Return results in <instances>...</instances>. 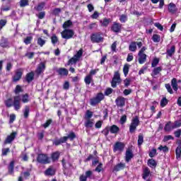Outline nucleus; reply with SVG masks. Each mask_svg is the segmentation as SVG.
<instances>
[{"label": "nucleus", "mask_w": 181, "mask_h": 181, "mask_svg": "<svg viewBox=\"0 0 181 181\" xmlns=\"http://www.w3.org/2000/svg\"><path fill=\"white\" fill-rule=\"evenodd\" d=\"M25 80L28 84H30V83H32V81L35 80V72L31 71L25 75Z\"/></svg>", "instance_id": "15"}, {"label": "nucleus", "mask_w": 181, "mask_h": 181, "mask_svg": "<svg viewBox=\"0 0 181 181\" xmlns=\"http://www.w3.org/2000/svg\"><path fill=\"white\" fill-rule=\"evenodd\" d=\"M134 158V153H132V150L128 148L126 151L125 160L128 163L129 160H131Z\"/></svg>", "instance_id": "18"}, {"label": "nucleus", "mask_w": 181, "mask_h": 181, "mask_svg": "<svg viewBox=\"0 0 181 181\" xmlns=\"http://www.w3.org/2000/svg\"><path fill=\"white\" fill-rule=\"evenodd\" d=\"M151 175V170H149V168L146 167L143 170V174H142V179L144 180H146V178Z\"/></svg>", "instance_id": "23"}, {"label": "nucleus", "mask_w": 181, "mask_h": 181, "mask_svg": "<svg viewBox=\"0 0 181 181\" xmlns=\"http://www.w3.org/2000/svg\"><path fill=\"white\" fill-rule=\"evenodd\" d=\"M21 101L23 104H27L30 100L29 99V93L23 94L21 96Z\"/></svg>", "instance_id": "33"}, {"label": "nucleus", "mask_w": 181, "mask_h": 181, "mask_svg": "<svg viewBox=\"0 0 181 181\" xmlns=\"http://www.w3.org/2000/svg\"><path fill=\"white\" fill-rule=\"evenodd\" d=\"M177 83H179V81H177L176 78H173L171 80V86L174 91H177V90H179Z\"/></svg>", "instance_id": "24"}, {"label": "nucleus", "mask_w": 181, "mask_h": 181, "mask_svg": "<svg viewBox=\"0 0 181 181\" xmlns=\"http://www.w3.org/2000/svg\"><path fill=\"white\" fill-rule=\"evenodd\" d=\"M45 6H46V2L42 1L40 4H38L36 7H35V9L37 12H42L45 8Z\"/></svg>", "instance_id": "30"}, {"label": "nucleus", "mask_w": 181, "mask_h": 181, "mask_svg": "<svg viewBox=\"0 0 181 181\" xmlns=\"http://www.w3.org/2000/svg\"><path fill=\"white\" fill-rule=\"evenodd\" d=\"M14 170H15V160H12L10 162V163L8 166V175H13Z\"/></svg>", "instance_id": "20"}, {"label": "nucleus", "mask_w": 181, "mask_h": 181, "mask_svg": "<svg viewBox=\"0 0 181 181\" xmlns=\"http://www.w3.org/2000/svg\"><path fill=\"white\" fill-rule=\"evenodd\" d=\"M175 139V137H173V136L172 135H167V136H164V138L163 139V142H168V141H173Z\"/></svg>", "instance_id": "59"}, {"label": "nucleus", "mask_w": 181, "mask_h": 181, "mask_svg": "<svg viewBox=\"0 0 181 181\" xmlns=\"http://www.w3.org/2000/svg\"><path fill=\"white\" fill-rule=\"evenodd\" d=\"M160 59L158 57H155L153 59L151 62V67H156L159 64Z\"/></svg>", "instance_id": "47"}, {"label": "nucleus", "mask_w": 181, "mask_h": 181, "mask_svg": "<svg viewBox=\"0 0 181 181\" xmlns=\"http://www.w3.org/2000/svg\"><path fill=\"white\" fill-rule=\"evenodd\" d=\"M123 73H124V77H127V76H128V73H129V64H125L124 65Z\"/></svg>", "instance_id": "45"}, {"label": "nucleus", "mask_w": 181, "mask_h": 181, "mask_svg": "<svg viewBox=\"0 0 181 181\" xmlns=\"http://www.w3.org/2000/svg\"><path fill=\"white\" fill-rule=\"evenodd\" d=\"M176 52V46L173 45L170 49H168L166 50L165 54H167V56H169V57H172V56H173V54H175Z\"/></svg>", "instance_id": "21"}, {"label": "nucleus", "mask_w": 181, "mask_h": 181, "mask_svg": "<svg viewBox=\"0 0 181 181\" xmlns=\"http://www.w3.org/2000/svg\"><path fill=\"white\" fill-rule=\"evenodd\" d=\"M117 83H121V81L114 79V78H112V81H111V86L112 87V88H117Z\"/></svg>", "instance_id": "53"}, {"label": "nucleus", "mask_w": 181, "mask_h": 181, "mask_svg": "<svg viewBox=\"0 0 181 181\" xmlns=\"http://www.w3.org/2000/svg\"><path fill=\"white\" fill-rule=\"evenodd\" d=\"M168 12L172 13V15H175L177 12V7L175 3H170L168 4Z\"/></svg>", "instance_id": "16"}, {"label": "nucleus", "mask_w": 181, "mask_h": 181, "mask_svg": "<svg viewBox=\"0 0 181 181\" xmlns=\"http://www.w3.org/2000/svg\"><path fill=\"white\" fill-rule=\"evenodd\" d=\"M13 99H12V98H9L7 100H6L4 101L5 105L6 107H7V108H11V107H14V110L16 111H19V110H21L22 105H21V95H17L13 96Z\"/></svg>", "instance_id": "1"}, {"label": "nucleus", "mask_w": 181, "mask_h": 181, "mask_svg": "<svg viewBox=\"0 0 181 181\" xmlns=\"http://www.w3.org/2000/svg\"><path fill=\"white\" fill-rule=\"evenodd\" d=\"M62 163L63 173L65 176H67V175L71 172V169H74V166L73 165V163L70 162H66V159L64 158L62 160Z\"/></svg>", "instance_id": "5"}, {"label": "nucleus", "mask_w": 181, "mask_h": 181, "mask_svg": "<svg viewBox=\"0 0 181 181\" xmlns=\"http://www.w3.org/2000/svg\"><path fill=\"white\" fill-rule=\"evenodd\" d=\"M29 6V0H21L20 6L21 8H25V6Z\"/></svg>", "instance_id": "54"}, {"label": "nucleus", "mask_w": 181, "mask_h": 181, "mask_svg": "<svg viewBox=\"0 0 181 181\" xmlns=\"http://www.w3.org/2000/svg\"><path fill=\"white\" fill-rule=\"evenodd\" d=\"M60 158V152L55 151L51 154V159L52 162H56Z\"/></svg>", "instance_id": "26"}, {"label": "nucleus", "mask_w": 181, "mask_h": 181, "mask_svg": "<svg viewBox=\"0 0 181 181\" xmlns=\"http://www.w3.org/2000/svg\"><path fill=\"white\" fill-rule=\"evenodd\" d=\"M61 36L62 39L69 40V39H71L74 36V30L72 29H65L61 33Z\"/></svg>", "instance_id": "8"}, {"label": "nucleus", "mask_w": 181, "mask_h": 181, "mask_svg": "<svg viewBox=\"0 0 181 181\" xmlns=\"http://www.w3.org/2000/svg\"><path fill=\"white\" fill-rule=\"evenodd\" d=\"M101 26L107 28L111 23V18H104L103 20L100 21Z\"/></svg>", "instance_id": "27"}, {"label": "nucleus", "mask_w": 181, "mask_h": 181, "mask_svg": "<svg viewBox=\"0 0 181 181\" xmlns=\"http://www.w3.org/2000/svg\"><path fill=\"white\" fill-rule=\"evenodd\" d=\"M125 148V144L120 141H117L113 146V152H123Z\"/></svg>", "instance_id": "11"}, {"label": "nucleus", "mask_w": 181, "mask_h": 181, "mask_svg": "<svg viewBox=\"0 0 181 181\" xmlns=\"http://www.w3.org/2000/svg\"><path fill=\"white\" fill-rule=\"evenodd\" d=\"M36 162L40 165H49L50 163V158L46 153H38Z\"/></svg>", "instance_id": "3"}, {"label": "nucleus", "mask_w": 181, "mask_h": 181, "mask_svg": "<svg viewBox=\"0 0 181 181\" xmlns=\"http://www.w3.org/2000/svg\"><path fill=\"white\" fill-rule=\"evenodd\" d=\"M119 21L121 22V23H125V22L128 21V16H127L125 14H122L119 16Z\"/></svg>", "instance_id": "50"}, {"label": "nucleus", "mask_w": 181, "mask_h": 181, "mask_svg": "<svg viewBox=\"0 0 181 181\" xmlns=\"http://www.w3.org/2000/svg\"><path fill=\"white\" fill-rule=\"evenodd\" d=\"M175 155L177 159H180L181 158V147H177L175 149Z\"/></svg>", "instance_id": "56"}, {"label": "nucleus", "mask_w": 181, "mask_h": 181, "mask_svg": "<svg viewBox=\"0 0 181 181\" xmlns=\"http://www.w3.org/2000/svg\"><path fill=\"white\" fill-rule=\"evenodd\" d=\"M110 30L113 32V33H121L122 30V24L117 22H113L110 27Z\"/></svg>", "instance_id": "9"}, {"label": "nucleus", "mask_w": 181, "mask_h": 181, "mask_svg": "<svg viewBox=\"0 0 181 181\" xmlns=\"http://www.w3.org/2000/svg\"><path fill=\"white\" fill-rule=\"evenodd\" d=\"M57 73L59 76H69V70L66 68H59L57 71Z\"/></svg>", "instance_id": "28"}, {"label": "nucleus", "mask_w": 181, "mask_h": 181, "mask_svg": "<svg viewBox=\"0 0 181 181\" xmlns=\"http://www.w3.org/2000/svg\"><path fill=\"white\" fill-rule=\"evenodd\" d=\"M137 144L139 146H141V145L144 144V135H142L141 134H139Z\"/></svg>", "instance_id": "58"}, {"label": "nucleus", "mask_w": 181, "mask_h": 181, "mask_svg": "<svg viewBox=\"0 0 181 181\" xmlns=\"http://www.w3.org/2000/svg\"><path fill=\"white\" fill-rule=\"evenodd\" d=\"M23 76V69H18L16 70L15 75L12 78L13 83H18Z\"/></svg>", "instance_id": "10"}, {"label": "nucleus", "mask_w": 181, "mask_h": 181, "mask_svg": "<svg viewBox=\"0 0 181 181\" xmlns=\"http://www.w3.org/2000/svg\"><path fill=\"white\" fill-rule=\"evenodd\" d=\"M51 42H52V45H56V43H57L59 42V38L57 37V35H56V34H54L51 37Z\"/></svg>", "instance_id": "57"}, {"label": "nucleus", "mask_w": 181, "mask_h": 181, "mask_svg": "<svg viewBox=\"0 0 181 181\" xmlns=\"http://www.w3.org/2000/svg\"><path fill=\"white\" fill-rule=\"evenodd\" d=\"M29 112H30V107L25 105L23 110L24 118H29Z\"/></svg>", "instance_id": "36"}, {"label": "nucleus", "mask_w": 181, "mask_h": 181, "mask_svg": "<svg viewBox=\"0 0 181 181\" xmlns=\"http://www.w3.org/2000/svg\"><path fill=\"white\" fill-rule=\"evenodd\" d=\"M131 78H127L123 81L124 86L126 88H128L129 86H131Z\"/></svg>", "instance_id": "52"}, {"label": "nucleus", "mask_w": 181, "mask_h": 181, "mask_svg": "<svg viewBox=\"0 0 181 181\" xmlns=\"http://www.w3.org/2000/svg\"><path fill=\"white\" fill-rule=\"evenodd\" d=\"M158 151H163V152H164V153H166L167 152H169V147H168V146H162L160 145L158 148Z\"/></svg>", "instance_id": "51"}, {"label": "nucleus", "mask_w": 181, "mask_h": 181, "mask_svg": "<svg viewBox=\"0 0 181 181\" xmlns=\"http://www.w3.org/2000/svg\"><path fill=\"white\" fill-rule=\"evenodd\" d=\"M170 124H172V122H168L165 124V126L164 127V131H165V132H169L170 131L172 130V127H170Z\"/></svg>", "instance_id": "62"}, {"label": "nucleus", "mask_w": 181, "mask_h": 181, "mask_svg": "<svg viewBox=\"0 0 181 181\" xmlns=\"http://www.w3.org/2000/svg\"><path fill=\"white\" fill-rule=\"evenodd\" d=\"M84 81L86 84L90 86V84H91V82L93 81V76H91L90 75H87L84 78Z\"/></svg>", "instance_id": "46"}, {"label": "nucleus", "mask_w": 181, "mask_h": 181, "mask_svg": "<svg viewBox=\"0 0 181 181\" xmlns=\"http://www.w3.org/2000/svg\"><path fill=\"white\" fill-rule=\"evenodd\" d=\"M45 174L46 176H54L56 175V170L53 168L49 167L45 170Z\"/></svg>", "instance_id": "31"}, {"label": "nucleus", "mask_w": 181, "mask_h": 181, "mask_svg": "<svg viewBox=\"0 0 181 181\" xmlns=\"http://www.w3.org/2000/svg\"><path fill=\"white\" fill-rule=\"evenodd\" d=\"M162 71V66H157L154 67V69L152 71L151 76L153 77V76H158L159 73Z\"/></svg>", "instance_id": "32"}, {"label": "nucleus", "mask_w": 181, "mask_h": 181, "mask_svg": "<svg viewBox=\"0 0 181 181\" xmlns=\"http://www.w3.org/2000/svg\"><path fill=\"white\" fill-rule=\"evenodd\" d=\"M76 138H77L76 133H74V132H71L67 136L60 137L59 139H55L52 144L53 145H55V146H59L62 145V144H66L69 139H70V141H74Z\"/></svg>", "instance_id": "2"}, {"label": "nucleus", "mask_w": 181, "mask_h": 181, "mask_svg": "<svg viewBox=\"0 0 181 181\" xmlns=\"http://www.w3.org/2000/svg\"><path fill=\"white\" fill-rule=\"evenodd\" d=\"M71 26H73V22L71 21V20H68L65 21L62 25V28L64 30L69 29V28H70Z\"/></svg>", "instance_id": "35"}, {"label": "nucleus", "mask_w": 181, "mask_h": 181, "mask_svg": "<svg viewBox=\"0 0 181 181\" xmlns=\"http://www.w3.org/2000/svg\"><path fill=\"white\" fill-rule=\"evenodd\" d=\"M81 56H83V49H80L75 55H74V57H76L77 59L80 60L81 59Z\"/></svg>", "instance_id": "55"}, {"label": "nucleus", "mask_w": 181, "mask_h": 181, "mask_svg": "<svg viewBox=\"0 0 181 181\" xmlns=\"http://www.w3.org/2000/svg\"><path fill=\"white\" fill-rule=\"evenodd\" d=\"M129 50L130 52H136V42H132L129 45Z\"/></svg>", "instance_id": "41"}, {"label": "nucleus", "mask_w": 181, "mask_h": 181, "mask_svg": "<svg viewBox=\"0 0 181 181\" xmlns=\"http://www.w3.org/2000/svg\"><path fill=\"white\" fill-rule=\"evenodd\" d=\"M20 93H23V88H22L21 85H17L14 89V93L16 95H18V94H20Z\"/></svg>", "instance_id": "43"}, {"label": "nucleus", "mask_w": 181, "mask_h": 181, "mask_svg": "<svg viewBox=\"0 0 181 181\" xmlns=\"http://www.w3.org/2000/svg\"><path fill=\"white\" fill-rule=\"evenodd\" d=\"M16 132H12L10 135L7 136L6 139L4 141V145H8V144H12L13 141H15V138H16Z\"/></svg>", "instance_id": "12"}, {"label": "nucleus", "mask_w": 181, "mask_h": 181, "mask_svg": "<svg viewBox=\"0 0 181 181\" xmlns=\"http://www.w3.org/2000/svg\"><path fill=\"white\" fill-rule=\"evenodd\" d=\"M102 134H103V135H105V136H108V135L110 134V127H106L103 130H102Z\"/></svg>", "instance_id": "64"}, {"label": "nucleus", "mask_w": 181, "mask_h": 181, "mask_svg": "<svg viewBox=\"0 0 181 181\" xmlns=\"http://www.w3.org/2000/svg\"><path fill=\"white\" fill-rule=\"evenodd\" d=\"M93 121V120H91V119H87L85 122L86 128H93V127H94V122Z\"/></svg>", "instance_id": "39"}, {"label": "nucleus", "mask_w": 181, "mask_h": 181, "mask_svg": "<svg viewBox=\"0 0 181 181\" xmlns=\"http://www.w3.org/2000/svg\"><path fill=\"white\" fill-rule=\"evenodd\" d=\"M139 117L136 116L132 119V122L129 126V132L130 134H134L136 131V127L139 125Z\"/></svg>", "instance_id": "7"}, {"label": "nucleus", "mask_w": 181, "mask_h": 181, "mask_svg": "<svg viewBox=\"0 0 181 181\" xmlns=\"http://www.w3.org/2000/svg\"><path fill=\"white\" fill-rule=\"evenodd\" d=\"M101 33H94L90 35V41L92 43H103L104 38Z\"/></svg>", "instance_id": "6"}, {"label": "nucleus", "mask_w": 181, "mask_h": 181, "mask_svg": "<svg viewBox=\"0 0 181 181\" xmlns=\"http://www.w3.org/2000/svg\"><path fill=\"white\" fill-rule=\"evenodd\" d=\"M115 103L117 107H124L125 106V98L122 96H119L115 100Z\"/></svg>", "instance_id": "14"}, {"label": "nucleus", "mask_w": 181, "mask_h": 181, "mask_svg": "<svg viewBox=\"0 0 181 181\" xmlns=\"http://www.w3.org/2000/svg\"><path fill=\"white\" fill-rule=\"evenodd\" d=\"M152 4H156L159 2L158 8L163 9L165 6V0H151Z\"/></svg>", "instance_id": "34"}, {"label": "nucleus", "mask_w": 181, "mask_h": 181, "mask_svg": "<svg viewBox=\"0 0 181 181\" xmlns=\"http://www.w3.org/2000/svg\"><path fill=\"white\" fill-rule=\"evenodd\" d=\"M32 40H33V37L28 36L24 39L23 42L25 43V45H28L32 43Z\"/></svg>", "instance_id": "48"}, {"label": "nucleus", "mask_w": 181, "mask_h": 181, "mask_svg": "<svg viewBox=\"0 0 181 181\" xmlns=\"http://www.w3.org/2000/svg\"><path fill=\"white\" fill-rule=\"evenodd\" d=\"M147 165L149 166V168H155L156 166H158V163H156L155 159L150 158L147 161Z\"/></svg>", "instance_id": "25"}, {"label": "nucleus", "mask_w": 181, "mask_h": 181, "mask_svg": "<svg viewBox=\"0 0 181 181\" xmlns=\"http://www.w3.org/2000/svg\"><path fill=\"white\" fill-rule=\"evenodd\" d=\"M105 98V96L104 95V93H98L97 95L90 99V105L92 107H95V105H98V104H100Z\"/></svg>", "instance_id": "4"}, {"label": "nucleus", "mask_w": 181, "mask_h": 181, "mask_svg": "<svg viewBox=\"0 0 181 181\" xmlns=\"http://www.w3.org/2000/svg\"><path fill=\"white\" fill-rule=\"evenodd\" d=\"M152 40L154 43H159L160 42V35L154 34L152 37Z\"/></svg>", "instance_id": "49"}, {"label": "nucleus", "mask_w": 181, "mask_h": 181, "mask_svg": "<svg viewBox=\"0 0 181 181\" xmlns=\"http://www.w3.org/2000/svg\"><path fill=\"white\" fill-rule=\"evenodd\" d=\"M157 154V150L156 148H153L148 153V156L150 158H155V156H156Z\"/></svg>", "instance_id": "61"}, {"label": "nucleus", "mask_w": 181, "mask_h": 181, "mask_svg": "<svg viewBox=\"0 0 181 181\" xmlns=\"http://www.w3.org/2000/svg\"><path fill=\"white\" fill-rule=\"evenodd\" d=\"M45 70H46V63L41 62L37 67L35 73L36 74H37V76H40V74H42V73H43Z\"/></svg>", "instance_id": "13"}, {"label": "nucleus", "mask_w": 181, "mask_h": 181, "mask_svg": "<svg viewBox=\"0 0 181 181\" xmlns=\"http://www.w3.org/2000/svg\"><path fill=\"white\" fill-rule=\"evenodd\" d=\"M37 44L38 45V46H40V47H43V46L46 45V40H43V38L42 37H38L37 39Z\"/></svg>", "instance_id": "44"}, {"label": "nucleus", "mask_w": 181, "mask_h": 181, "mask_svg": "<svg viewBox=\"0 0 181 181\" xmlns=\"http://www.w3.org/2000/svg\"><path fill=\"white\" fill-rule=\"evenodd\" d=\"M138 57H139V64H144V63H145L146 62V57H148V56L146 55V54H141V53H138Z\"/></svg>", "instance_id": "19"}, {"label": "nucleus", "mask_w": 181, "mask_h": 181, "mask_svg": "<svg viewBox=\"0 0 181 181\" xmlns=\"http://www.w3.org/2000/svg\"><path fill=\"white\" fill-rule=\"evenodd\" d=\"M181 121H175L174 122V125L172 126V129H175L176 128H180Z\"/></svg>", "instance_id": "63"}, {"label": "nucleus", "mask_w": 181, "mask_h": 181, "mask_svg": "<svg viewBox=\"0 0 181 181\" xmlns=\"http://www.w3.org/2000/svg\"><path fill=\"white\" fill-rule=\"evenodd\" d=\"M110 134H117L118 132H119V127L117 126L116 124H112L109 127Z\"/></svg>", "instance_id": "22"}, {"label": "nucleus", "mask_w": 181, "mask_h": 181, "mask_svg": "<svg viewBox=\"0 0 181 181\" xmlns=\"http://www.w3.org/2000/svg\"><path fill=\"white\" fill-rule=\"evenodd\" d=\"M60 13H62V8H55L52 12V15H54V16H60Z\"/></svg>", "instance_id": "42"}, {"label": "nucleus", "mask_w": 181, "mask_h": 181, "mask_svg": "<svg viewBox=\"0 0 181 181\" xmlns=\"http://www.w3.org/2000/svg\"><path fill=\"white\" fill-rule=\"evenodd\" d=\"M31 172H32V169H28L27 171L21 173V175H22V177L25 180H28L30 177V173Z\"/></svg>", "instance_id": "29"}, {"label": "nucleus", "mask_w": 181, "mask_h": 181, "mask_svg": "<svg viewBox=\"0 0 181 181\" xmlns=\"http://www.w3.org/2000/svg\"><path fill=\"white\" fill-rule=\"evenodd\" d=\"M169 103V100L166 98V97H164L161 99L160 105L162 108L166 107L168 104Z\"/></svg>", "instance_id": "40"}, {"label": "nucleus", "mask_w": 181, "mask_h": 181, "mask_svg": "<svg viewBox=\"0 0 181 181\" xmlns=\"http://www.w3.org/2000/svg\"><path fill=\"white\" fill-rule=\"evenodd\" d=\"M125 163H119L116 165L114 166L112 169V172H119V170H124L125 169Z\"/></svg>", "instance_id": "17"}, {"label": "nucleus", "mask_w": 181, "mask_h": 181, "mask_svg": "<svg viewBox=\"0 0 181 181\" xmlns=\"http://www.w3.org/2000/svg\"><path fill=\"white\" fill-rule=\"evenodd\" d=\"M53 124V119H48L46 120V122L42 124V127L46 129V128H49L50 125Z\"/></svg>", "instance_id": "38"}, {"label": "nucleus", "mask_w": 181, "mask_h": 181, "mask_svg": "<svg viewBox=\"0 0 181 181\" xmlns=\"http://www.w3.org/2000/svg\"><path fill=\"white\" fill-rule=\"evenodd\" d=\"M165 87L170 94H173V89H172V86H170V83H165Z\"/></svg>", "instance_id": "60"}, {"label": "nucleus", "mask_w": 181, "mask_h": 181, "mask_svg": "<svg viewBox=\"0 0 181 181\" xmlns=\"http://www.w3.org/2000/svg\"><path fill=\"white\" fill-rule=\"evenodd\" d=\"M77 62H80L76 57H71L68 62L66 63L67 66H70L71 64H76Z\"/></svg>", "instance_id": "37"}]
</instances>
